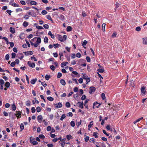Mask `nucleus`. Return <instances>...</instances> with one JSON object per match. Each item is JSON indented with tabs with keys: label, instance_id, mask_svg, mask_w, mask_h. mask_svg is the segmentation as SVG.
<instances>
[{
	"label": "nucleus",
	"instance_id": "1",
	"mask_svg": "<svg viewBox=\"0 0 147 147\" xmlns=\"http://www.w3.org/2000/svg\"><path fill=\"white\" fill-rule=\"evenodd\" d=\"M58 37L59 40L62 42H63L64 41H65L67 38V36L66 35H64L62 37L61 35H58Z\"/></svg>",
	"mask_w": 147,
	"mask_h": 147
},
{
	"label": "nucleus",
	"instance_id": "2",
	"mask_svg": "<svg viewBox=\"0 0 147 147\" xmlns=\"http://www.w3.org/2000/svg\"><path fill=\"white\" fill-rule=\"evenodd\" d=\"M90 91H89V93L91 94L92 92H94L96 90V88L94 87L91 86L90 88Z\"/></svg>",
	"mask_w": 147,
	"mask_h": 147
},
{
	"label": "nucleus",
	"instance_id": "3",
	"mask_svg": "<svg viewBox=\"0 0 147 147\" xmlns=\"http://www.w3.org/2000/svg\"><path fill=\"white\" fill-rule=\"evenodd\" d=\"M141 91L142 94L143 96L145 95L146 90L145 89V88L144 86H143L141 88Z\"/></svg>",
	"mask_w": 147,
	"mask_h": 147
},
{
	"label": "nucleus",
	"instance_id": "4",
	"mask_svg": "<svg viewBox=\"0 0 147 147\" xmlns=\"http://www.w3.org/2000/svg\"><path fill=\"white\" fill-rule=\"evenodd\" d=\"M97 105L96 106V107L97 108H98V107H99L100 106L101 104L98 102H94L93 103V109H94V106L96 105Z\"/></svg>",
	"mask_w": 147,
	"mask_h": 147
},
{
	"label": "nucleus",
	"instance_id": "5",
	"mask_svg": "<svg viewBox=\"0 0 147 147\" xmlns=\"http://www.w3.org/2000/svg\"><path fill=\"white\" fill-rule=\"evenodd\" d=\"M25 55H32L33 54V52L32 51H28L27 52H24Z\"/></svg>",
	"mask_w": 147,
	"mask_h": 147
},
{
	"label": "nucleus",
	"instance_id": "6",
	"mask_svg": "<svg viewBox=\"0 0 147 147\" xmlns=\"http://www.w3.org/2000/svg\"><path fill=\"white\" fill-rule=\"evenodd\" d=\"M28 65L32 68H34L35 66V64L34 63H31L30 61H28L27 63Z\"/></svg>",
	"mask_w": 147,
	"mask_h": 147
},
{
	"label": "nucleus",
	"instance_id": "7",
	"mask_svg": "<svg viewBox=\"0 0 147 147\" xmlns=\"http://www.w3.org/2000/svg\"><path fill=\"white\" fill-rule=\"evenodd\" d=\"M37 119L39 123H41L42 119V117L41 115H39L37 117Z\"/></svg>",
	"mask_w": 147,
	"mask_h": 147
},
{
	"label": "nucleus",
	"instance_id": "8",
	"mask_svg": "<svg viewBox=\"0 0 147 147\" xmlns=\"http://www.w3.org/2000/svg\"><path fill=\"white\" fill-rule=\"evenodd\" d=\"M77 104L79 105V107L81 109H83V108L84 104L83 102H78L77 103Z\"/></svg>",
	"mask_w": 147,
	"mask_h": 147
},
{
	"label": "nucleus",
	"instance_id": "9",
	"mask_svg": "<svg viewBox=\"0 0 147 147\" xmlns=\"http://www.w3.org/2000/svg\"><path fill=\"white\" fill-rule=\"evenodd\" d=\"M36 38H37V41H36V42L38 43V44H40L41 43V38H40V37H35L34 38L32 39V40H34L35 39H36Z\"/></svg>",
	"mask_w": 147,
	"mask_h": 147
},
{
	"label": "nucleus",
	"instance_id": "10",
	"mask_svg": "<svg viewBox=\"0 0 147 147\" xmlns=\"http://www.w3.org/2000/svg\"><path fill=\"white\" fill-rule=\"evenodd\" d=\"M16 114H15V115L18 118V117H20L21 116V112L20 111H17L16 112Z\"/></svg>",
	"mask_w": 147,
	"mask_h": 147
},
{
	"label": "nucleus",
	"instance_id": "11",
	"mask_svg": "<svg viewBox=\"0 0 147 147\" xmlns=\"http://www.w3.org/2000/svg\"><path fill=\"white\" fill-rule=\"evenodd\" d=\"M55 105H57L55 107L57 108H61L62 106V104L60 102H59L58 104H55Z\"/></svg>",
	"mask_w": 147,
	"mask_h": 147
},
{
	"label": "nucleus",
	"instance_id": "12",
	"mask_svg": "<svg viewBox=\"0 0 147 147\" xmlns=\"http://www.w3.org/2000/svg\"><path fill=\"white\" fill-rule=\"evenodd\" d=\"M9 30L10 32L12 34H14L15 32V29L14 28H13L12 27L10 28Z\"/></svg>",
	"mask_w": 147,
	"mask_h": 147
},
{
	"label": "nucleus",
	"instance_id": "13",
	"mask_svg": "<svg viewBox=\"0 0 147 147\" xmlns=\"http://www.w3.org/2000/svg\"><path fill=\"white\" fill-rule=\"evenodd\" d=\"M143 43L144 45H147V37L142 38Z\"/></svg>",
	"mask_w": 147,
	"mask_h": 147
},
{
	"label": "nucleus",
	"instance_id": "14",
	"mask_svg": "<svg viewBox=\"0 0 147 147\" xmlns=\"http://www.w3.org/2000/svg\"><path fill=\"white\" fill-rule=\"evenodd\" d=\"M37 80V78H36L31 80L30 82L32 84H34Z\"/></svg>",
	"mask_w": 147,
	"mask_h": 147
},
{
	"label": "nucleus",
	"instance_id": "15",
	"mask_svg": "<svg viewBox=\"0 0 147 147\" xmlns=\"http://www.w3.org/2000/svg\"><path fill=\"white\" fill-rule=\"evenodd\" d=\"M48 34L49 35L51 36L52 38H55V35L52 34L51 31H49V32Z\"/></svg>",
	"mask_w": 147,
	"mask_h": 147
},
{
	"label": "nucleus",
	"instance_id": "16",
	"mask_svg": "<svg viewBox=\"0 0 147 147\" xmlns=\"http://www.w3.org/2000/svg\"><path fill=\"white\" fill-rule=\"evenodd\" d=\"M60 83L63 86L65 85L66 84L65 82V80L63 79H61L60 80Z\"/></svg>",
	"mask_w": 147,
	"mask_h": 147
},
{
	"label": "nucleus",
	"instance_id": "17",
	"mask_svg": "<svg viewBox=\"0 0 147 147\" xmlns=\"http://www.w3.org/2000/svg\"><path fill=\"white\" fill-rule=\"evenodd\" d=\"M87 43V41L86 40H84L83 42L82 43V45L84 48H86V47H85L84 46H85Z\"/></svg>",
	"mask_w": 147,
	"mask_h": 147
},
{
	"label": "nucleus",
	"instance_id": "18",
	"mask_svg": "<svg viewBox=\"0 0 147 147\" xmlns=\"http://www.w3.org/2000/svg\"><path fill=\"white\" fill-rule=\"evenodd\" d=\"M66 138L68 140H69L70 139H72L73 138L70 135H67Z\"/></svg>",
	"mask_w": 147,
	"mask_h": 147
},
{
	"label": "nucleus",
	"instance_id": "19",
	"mask_svg": "<svg viewBox=\"0 0 147 147\" xmlns=\"http://www.w3.org/2000/svg\"><path fill=\"white\" fill-rule=\"evenodd\" d=\"M82 78L83 79L86 80L88 78V76L86 74H82Z\"/></svg>",
	"mask_w": 147,
	"mask_h": 147
},
{
	"label": "nucleus",
	"instance_id": "20",
	"mask_svg": "<svg viewBox=\"0 0 147 147\" xmlns=\"http://www.w3.org/2000/svg\"><path fill=\"white\" fill-rule=\"evenodd\" d=\"M97 71L100 73H102L104 71V68L103 67H101V68H100V69H98Z\"/></svg>",
	"mask_w": 147,
	"mask_h": 147
},
{
	"label": "nucleus",
	"instance_id": "21",
	"mask_svg": "<svg viewBox=\"0 0 147 147\" xmlns=\"http://www.w3.org/2000/svg\"><path fill=\"white\" fill-rule=\"evenodd\" d=\"M28 25V23L26 21H24L23 24V26L25 27H27Z\"/></svg>",
	"mask_w": 147,
	"mask_h": 147
},
{
	"label": "nucleus",
	"instance_id": "22",
	"mask_svg": "<svg viewBox=\"0 0 147 147\" xmlns=\"http://www.w3.org/2000/svg\"><path fill=\"white\" fill-rule=\"evenodd\" d=\"M47 99L49 100L52 101L54 100V98L51 96H48L47 97Z\"/></svg>",
	"mask_w": 147,
	"mask_h": 147
},
{
	"label": "nucleus",
	"instance_id": "23",
	"mask_svg": "<svg viewBox=\"0 0 147 147\" xmlns=\"http://www.w3.org/2000/svg\"><path fill=\"white\" fill-rule=\"evenodd\" d=\"M66 30L67 32H69L71 31L72 30L71 27L70 26H67V28Z\"/></svg>",
	"mask_w": 147,
	"mask_h": 147
},
{
	"label": "nucleus",
	"instance_id": "24",
	"mask_svg": "<svg viewBox=\"0 0 147 147\" xmlns=\"http://www.w3.org/2000/svg\"><path fill=\"white\" fill-rule=\"evenodd\" d=\"M12 110L13 111H15L16 109V107L14 104H13L12 105Z\"/></svg>",
	"mask_w": 147,
	"mask_h": 147
},
{
	"label": "nucleus",
	"instance_id": "25",
	"mask_svg": "<svg viewBox=\"0 0 147 147\" xmlns=\"http://www.w3.org/2000/svg\"><path fill=\"white\" fill-rule=\"evenodd\" d=\"M106 25V24L105 23H103L102 25V31L103 32L105 31V26Z\"/></svg>",
	"mask_w": 147,
	"mask_h": 147
},
{
	"label": "nucleus",
	"instance_id": "26",
	"mask_svg": "<svg viewBox=\"0 0 147 147\" xmlns=\"http://www.w3.org/2000/svg\"><path fill=\"white\" fill-rule=\"evenodd\" d=\"M2 38L6 42V43L8 45L9 44V41L8 38L6 37H3Z\"/></svg>",
	"mask_w": 147,
	"mask_h": 147
},
{
	"label": "nucleus",
	"instance_id": "27",
	"mask_svg": "<svg viewBox=\"0 0 147 147\" xmlns=\"http://www.w3.org/2000/svg\"><path fill=\"white\" fill-rule=\"evenodd\" d=\"M18 55H21V56L19 58L20 60H22L24 57V56L23 55V54L21 53H18Z\"/></svg>",
	"mask_w": 147,
	"mask_h": 147
},
{
	"label": "nucleus",
	"instance_id": "28",
	"mask_svg": "<svg viewBox=\"0 0 147 147\" xmlns=\"http://www.w3.org/2000/svg\"><path fill=\"white\" fill-rule=\"evenodd\" d=\"M10 83L9 82H6L5 84V86L7 88H8L10 86Z\"/></svg>",
	"mask_w": 147,
	"mask_h": 147
},
{
	"label": "nucleus",
	"instance_id": "29",
	"mask_svg": "<svg viewBox=\"0 0 147 147\" xmlns=\"http://www.w3.org/2000/svg\"><path fill=\"white\" fill-rule=\"evenodd\" d=\"M65 117H66L65 114H63L62 115V116L60 118V120L61 121H63V119L65 118Z\"/></svg>",
	"mask_w": 147,
	"mask_h": 147
},
{
	"label": "nucleus",
	"instance_id": "30",
	"mask_svg": "<svg viewBox=\"0 0 147 147\" xmlns=\"http://www.w3.org/2000/svg\"><path fill=\"white\" fill-rule=\"evenodd\" d=\"M30 102L29 100L27 101L26 102V105L27 106H29L30 105Z\"/></svg>",
	"mask_w": 147,
	"mask_h": 147
},
{
	"label": "nucleus",
	"instance_id": "31",
	"mask_svg": "<svg viewBox=\"0 0 147 147\" xmlns=\"http://www.w3.org/2000/svg\"><path fill=\"white\" fill-rule=\"evenodd\" d=\"M101 98L102 100H104L106 98L105 94L104 93H102L101 94Z\"/></svg>",
	"mask_w": 147,
	"mask_h": 147
},
{
	"label": "nucleus",
	"instance_id": "32",
	"mask_svg": "<svg viewBox=\"0 0 147 147\" xmlns=\"http://www.w3.org/2000/svg\"><path fill=\"white\" fill-rule=\"evenodd\" d=\"M30 3L32 5H36L37 4V3L36 1H31Z\"/></svg>",
	"mask_w": 147,
	"mask_h": 147
},
{
	"label": "nucleus",
	"instance_id": "33",
	"mask_svg": "<svg viewBox=\"0 0 147 147\" xmlns=\"http://www.w3.org/2000/svg\"><path fill=\"white\" fill-rule=\"evenodd\" d=\"M59 18L61 20H64V16L63 15L61 14L60 15Z\"/></svg>",
	"mask_w": 147,
	"mask_h": 147
},
{
	"label": "nucleus",
	"instance_id": "34",
	"mask_svg": "<svg viewBox=\"0 0 147 147\" xmlns=\"http://www.w3.org/2000/svg\"><path fill=\"white\" fill-rule=\"evenodd\" d=\"M51 77L50 75H46L45 76V79L47 80H49V79Z\"/></svg>",
	"mask_w": 147,
	"mask_h": 147
},
{
	"label": "nucleus",
	"instance_id": "35",
	"mask_svg": "<svg viewBox=\"0 0 147 147\" xmlns=\"http://www.w3.org/2000/svg\"><path fill=\"white\" fill-rule=\"evenodd\" d=\"M20 131H22L24 128V126L23 123H21L20 126Z\"/></svg>",
	"mask_w": 147,
	"mask_h": 147
},
{
	"label": "nucleus",
	"instance_id": "36",
	"mask_svg": "<svg viewBox=\"0 0 147 147\" xmlns=\"http://www.w3.org/2000/svg\"><path fill=\"white\" fill-rule=\"evenodd\" d=\"M30 16L27 15H25L24 16V18L25 20H27L29 18Z\"/></svg>",
	"mask_w": 147,
	"mask_h": 147
},
{
	"label": "nucleus",
	"instance_id": "37",
	"mask_svg": "<svg viewBox=\"0 0 147 147\" xmlns=\"http://www.w3.org/2000/svg\"><path fill=\"white\" fill-rule=\"evenodd\" d=\"M65 106L67 108H69L70 106V103L69 102H67L66 103Z\"/></svg>",
	"mask_w": 147,
	"mask_h": 147
},
{
	"label": "nucleus",
	"instance_id": "38",
	"mask_svg": "<svg viewBox=\"0 0 147 147\" xmlns=\"http://www.w3.org/2000/svg\"><path fill=\"white\" fill-rule=\"evenodd\" d=\"M93 121H91L90 122V124L88 125V127H89V128H91L92 126V125H93Z\"/></svg>",
	"mask_w": 147,
	"mask_h": 147
},
{
	"label": "nucleus",
	"instance_id": "39",
	"mask_svg": "<svg viewBox=\"0 0 147 147\" xmlns=\"http://www.w3.org/2000/svg\"><path fill=\"white\" fill-rule=\"evenodd\" d=\"M39 137L41 139H44L45 138V136L42 134H40L39 135Z\"/></svg>",
	"mask_w": 147,
	"mask_h": 147
},
{
	"label": "nucleus",
	"instance_id": "40",
	"mask_svg": "<svg viewBox=\"0 0 147 147\" xmlns=\"http://www.w3.org/2000/svg\"><path fill=\"white\" fill-rule=\"evenodd\" d=\"M82 122L81 120H80V121L76 123V125L77 126V127H78L81 124Z\"/></svg>",
	"mask_w": 147,
	"mask_h": 147
},
{
	"label": "nucleus",
	"instance_id": "41",
	"mask_svg": "<svg viewBox=\"0 0 147 147\" xmlns=\"http://www.w3.org/2000/svg\"><path fill=\"white\" fill-rule=\"evenodd\" d=\"M41 110V109L40 107H38L36 108V111L37 112H40Z\"/></svg>",
	"mask_w": 147,
	"mask_h": 147
},
{
	"label": "nucleus",
	"instance_id": "42",
	"mask_svg": "<svg viewBox=\"0 0 147 147\" xmlns=\"http://www.w3.org/2000/svg\"><path fill=\"white\" fill-rule=\"evenodd\" d=\"M44 42H48V38L47 37H45L44 39Z\"/></svg>",
	"mask_w": 147,
	"mask_h": 147
},
{
	"label": "nucleus",
	"instance_id": "43",
	"mask_svg": "<svg viewBox=\"0 0 147 147\" xmlns=\"http://www.w3.org/2000/svg\"><path fill=\"white\" fill-rule=\"evenodd\" d=\"M31 112L32 113H34L35 112L36 109H35V108L34 107H32V108L31 109Z\"/></svg>",
	"mask_w": 147,
	"mask_h": 147
},
{
	"label": "nucleus",
	"instance_id": "44",
	"mask_svg": "<svg viewBox=\"0 0 147 147\" xmlns=\"http://www.w3.org/2000/svg\"><path fill=\"white\" fill-rule=\"evenodd\" d=\"M31 143L33 145H37L38 143V142L35 140L33 141Z\"/></svg>",
	"mask_w": 147,
	"mask_h": 147
},
{
	"label": "nucleus",
	"instance_id": "45",
	"mask_svg": "<svg viewBox=\"0 0 147 147\" xmlns=\"http://www.w3.org/2000/svg\"><path fill=\"white\" fill-rule=\"evenodd\" d=\"M46 16L47 19L49 20H50L51 21H52V18L49 15H48L47 16Z\"/></svg>",
	"mask_w": 147,
	"mask_h": 147
},
{
	"label": "nucleus",
	"instance_id": "46",
	"mask_svg": "<svg viewBox=\"0 0 147 147\" xmlns=\"http://www.w3.org/2000/svg\"><path fill=\"white\" fill-rule=\"evenodd\" d=\"M59 45L58 44H53V47L55 49H56V48H58L59 46Z\"/></svg>",
	"mask_w": 147,
	"mask_h": 147
},
{
	"label": "nucleus",
	"instance_id": "47",
	"mask_svg": "<svg viewBox=\"0 0 147 147\" xmlns=\"http://www.w3.org/2000/svg\"><path fill=\"white\" fill-rule=\"evenodd\" d=\"M43 27L46 29H48L49 28V26L47 24H45L43 25Z\"/></svg>",
	"mask_w": 147,
	"mask_h": 147
},
{
	"label": "nucleus",
	"instance_id": "48",
	"mask_svg": "<svg viewBox=\"0 0 147 147\" xmlns=\"http://www.w3.org/2000/svg\"><path fill=\"white\" fill-rule=\"evenodd\" d=\"M47 12L45 10H42L41 12L42 14L43 15H45L47 13Z\"/></svg>",
	"mask_w": 147,
	"mask_h": 147
},
{
	"label": "nucleus",
	"instance_id": "49",
	"mask_svg": "<svg viewBox=\"0 0 147 147\" xmlns=\"http://www.w3.org/2000/svg\"><path fill=\"white\" fill-rule=\"evenodd\" d=\"M70 125L72 127H74L75 125L74 122L73 121H71L70 122Z\"/></svg>",
	"mask_w": 147,
	"mask_h": 147
},
{
	"label": "nucleus",
	"instance_id": "50",
	"mask_svg": "<svg viewBox=\"0 0 147 147\" xmlns=\"http://www.w3.org/2000/svg\"><path fill=\"white\" fill-rule=\"evenodd\" d=\"M97 134V133L96 132H94L93 136H94L95 138H97L98 137Z\"/></svg>",
	"mask_w": 147,
	"mask_h": 147
},
{
	"label": "nucleus",
	"instance_id": "51",
	"mask_svg": "<svg viewBox=\"0 0 147 147\" xmlns=\"http://www.w3.org/2000/svg\"><path fill=\"white\" fill-rule=\"evenodd\" d=\"M62 74L60 72H59L58 73L57 76V78H59L60 77H61L62 76Z\"/></svg>",
	"mask_w": 147,
	"mask_h": 147
},
{
	"label": "nucleus",
	"instance_id": "52",
	"mask_svg": "<svg viewBox=\"0 0 147 147\" xmlns=\"http://www.w3.org/2000/svg\"><path fill=\"white\" fill-rule=\"evenodd\" d=\"M90 142H93L94 144L96 142L94 140V139L93 138L90 139Z\"/></svg>",
	"mask_w": 147,
	"mask_h": 147
},
{
	"label": "nucleus",
	"instance_id": "53",
	"mask_svg": "<svg viewBox=\"0 0 147 147\" xmlns=\"http://www.w3.org/2000/svg\"><path fill=\"white\" fill-rule=\"evenodd\" d=\"M4 83V82L3 79L0 80V85H3Z\"/></svg>",
	"mask_w": 147,
	"mask_h": 147
},
{
	"label": "nucleus",
	"instance_id": "54",
	"mask_svg": "<svg viewBox=\"0 0 147 147\" xmlns=\"http://www.w3.org/2000/svg\"><path fill=\"white\" fill-rule=\"evenodd\" d=\"M86 60L88 62H89L90 61V59L89 57L88 56H87L86 57Z\"/></svg>",
	"mask_w": 147,
	"mask_h": 147
},
{
	"label": "nucleus",
	"instance_id": "55",
	"mask_svg": "<svg viewBox=\"0 0 147 147\" xmlns=\"http://www.w3.org/2000/svg\"><path fill=\"white\" fill-rule=\"evenodd\" d=\"M9 58V54H7L5 56V59L7 60H8Z\"/></svg>",
	"mask_w": 147,
	"mask_h": 147
},
{
	"label": "nucleus",
	"instance_id": "56",
	"mask_svg": "<svg viewBox=\"0 0 147 147\" xmlns=\"http://www.w3.org/2000/svg\"><path fill=\"white\" fill-rule=\"evenodd\" d=\"M11 5L13 6V7H19V5H18V4H16V3H12V4H11Z\"/></svg>",
	"mask_w": 147,
	"mask_h": 147
},
{
	"label": "nucleus",
	"instance_id": "57",
	"mask_svg": "<svg viewBox=\"0 0 147 147\" xmlns=\"http://www.w3.org/2000/svg\"><path fill=\"white\" fill-rule=\"evenodd\" d=\"M15 64L16 62L15 61L12 62L10 64V65L11 67H14Z\"/></svg>",
	"mask_w": 147,
	"mask_h": 147
},
{
	"label": "nucleus",
	"instance_id": "58",
	"mask_svg": "<svg viewBox=\"0 0 147 147\" xmlns=\"http://www.w3.org/2000/svg\"><path fill=\"white\" fill-rule=\"evenodd\" d=\"M89 136H86L85 138H84L85 141L86 142H87L89 140Z\"/></svg>",
	"mask_w": 147,
	"mask_h": 147
},
{
	"label": "nucleus",
	"instance_id": "59",
	"mask_svg": "<svg viewBox=\"0 0 147 147\" xmlns=\"http://www.w3.org/2000/svg\"><path fill=\"white\" fill-rule=\"evenodd\" d=\"M141 30L140 27L138 26L136 28V30L137 31H140Z\"/></svg>",
	"mask_w": 147,
	"mask_h": 147
},
{
	"label": "nucleus",
	"instance_id": "60",
	"mask_svg": "<svg viewBox=\"0 0 147 147\" xmlns=\"http://www.w3.org/2000/svg\"><path fill=\"white\" fill-rule=\"evenodd\" d=\"M81 54L80 53H78L76 54V56L78 58H80L81 56Z\"/></svg>",
	"mask_w": 147,
	"mask_h": 147
},
{
	"label": "nucleus",
	"instance_id": "61",
	"mask_svg": "<svg viewBox=\"0 0 147 147\" xmlns=\"http://www.w3.org/2000/svg\"><path fill=\"white\" fill-rule=\"evenodd\" d=\"M36 28L38 30L43 29V28L41 26H36Z\"/></svg>",
	"mask_w": 147,
	"mask_h": 147
},
{
	"label": "nucleus",
	"instance_id": "62",
	"mask_svg": "<svg viewBox=\"0 0 147 147\" xmlns=\"http://www.w3.org/2000/svg\"><path fill=\"white\" fill-rule=\"evenodd\" d=\"M73 114L72 113L70 112H69V113H68L67 114V115L68 116H70V117H72V116H73Z\"/></svg>",
	"mask_w": 147,
	"mask_h": 147
},
{
	"label": "nucleus",
	"instance_id": "63",
	"mask_svg": "<svg viewBox=\"0 0 147 147\" xmlns=\"http://www.w3.org/2000/svg\"><path fill=\"white\" fill-rule=\"evenodd\" d=\"M86 98V95H83L82 96V97L81 98L82 100H85Z\"/></svg>",
	"mask_w": 147,
	"mask_h": 147
},
{
	"label": "nucleus",
	"instance_id": "64",
	"mask_svg": "<svg viewBox=\"0 0 147 147\" xmlns=\"http://www.w3.org/2000/svg\"><path fill=\"white\" fill-rule=\"evenodd\" d=\"M53 144H47V146L48 147H53Z\"/></svg>",
	"mask_w": 147,
	"mask_h": 147
}]
</instances>
